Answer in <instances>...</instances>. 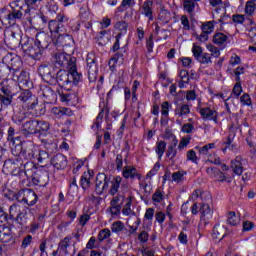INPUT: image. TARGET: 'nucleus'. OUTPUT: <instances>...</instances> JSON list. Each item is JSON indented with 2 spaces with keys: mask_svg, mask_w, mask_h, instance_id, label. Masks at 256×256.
Listing matches in <instances>:
<instances>
[{
  "mask_svg": "<svg viewBox=\"0 0 256 256\" xmlns=\"http://www.w3.org/2000/svg\"><path fill=\"white\" fill-rule=\"evenodd\" d=\"M240 222H241V219H239V217L235 212L233 211L228 212L227 223L229 225H232V226L239 225Z\"/></svg>",
  "mask_w": 256,
  "mask_h": 256,
  "instance_id": "obj_39",
  "label": "nucleus"
},
{
  "mask_svg": "<svg viewBox=\"0 0 256 256\" xmlns=\"http://www.w3.org/2000/svg\"><path fill=\"white\" fill-rule=\"evenodd\" d=\"M14 198L16 201H18V203H24V205H27L28 207H33V205H36L39 199L37 193H35L33 189L29 188L21 189L14 194Z\"/></svg>",
  "mask_w": 256,
  "mask_h": 256,
  "instance_id": "obj_8",
  "label": "nucleus"
},
{
  "mask_svg": "<svg viewBox=\"0 0 256 256\" xmlns=\"http://www.w3.org/2000/svg\"><path fill=\"white\" fill-rule=\"evenodd\" d=\"M109 117V107L104 106L101 111L99 112L98 116L96 117V121H100V123H103V117Z\"/></svg>",
  "mask_w": 256,
  "mask_h": 256,
  "instance_id": "obj_50",
  "label": "nucleus"
},
{
  "mask_svg": "<svg viewBox=\"0 0 256 256\" xmlns=\"http://www.w3.org/2000/svg\"><path fill=\"white\" fill-rule=\"evenodd\" d=\"M227 235V228L224 225L216 224L213 229V239H218V241H222Z\"/></svg>",
  "mask_w": 256,
  "mask_h": 256,
  "instance_id": "obj_26",
  "label": "nucleus"
},
{
  "mask_svg": "<svg viewBox=\"0 0 256 256\" xmlns=\"http://www.w3.org/2000/svg\"><path fill=\"white\" fill-rule=\"evenodd\" d=\"M232 21L234 23H244L245 22V16L241 14H236L232 16Z\"/></svg>",
  "mask_w": 256,
  "mask_h": 256,
  "instance_id": "obj_64",
  "label": "nucleus"
},
{
  "mask_svg": "<svg viewBox=\"0 0 256 256\" xmlns=\"http://www.w3.org/2000/svg\"><path fill=\"white\" fill-rule=\"evenodd\" d=\"M9 214L10 219L15 221L21 227H27L33 219V214L29 212V208L17 203H14L9 207Z\"/></svg>",
  "mask_w": 256,
  "mask_h": 256,
  "instance_id": "obj_4",
  "label": "nucleus"
},
{
  "mask_svg": "<svg viewBox=\"0 0 256 256\" xmlns=\"http://www.w3.org/2000/svg\"><path fill=\"white\" fill-rule=\"evenodd\" d=\"M164 198L165 196L163 195V192H161L160 189H157L155 193L152 195V201H154V203H161V201Z\"/></svg>",
  "mask_w": 256,
  "mask_h": 256,
  "instance_id": "obj_51",
  "label": "nucleus"
},
{
  "mask_svg": "<svg viewBox=\"0 0 256 256\" xmlns=\"http://www.w3.org/2000/svg\"><path fill=\"white\" fill-rule=\"evenodd\" d=\"M2 62L10 67L12 73H16V71L21 70V68L23 67V61L21 60V58L12 53H7L3 57Z\"/></svg>",
  "mask_w": 256,
  "mask_h": 256,
  "instance_id": "obj_13",
  "label": "nucleus"
},
{
  "mask_svg": "<svg viewBox=\"0 0 256 256\" xmlns=\"http://www.w3.org/2000/svg\"><path fill=\"white\" fill-rule=\"evenodd\" d=\"M91 219V216L89 214H83L79 218V223L82 225V227H85L87 225V222Z\"/></svg>",
  "mask_w": 256,
  "mask_h": 256,
  "instance_id": "obj_62",
  "label": "nucleus"
},
{
  "mask_svg": "<svg viewBox=\"0 0 256 256\" xmlns=\"http://www.w3.org/2000/svg\"><path fill=\"white\" fill-rule=\"evenodd\" d=\"M22 51H24L25 55H28V57L35 59V61H39L43 55L41 47H39L33 39H27L22 44Z\"/></svg>",
  "mask_w": 256,
  "mask_h": 256,
  "instance_id": "obj_10",
  "label": "nucleus"
},
{
  "mask_svg": "<svg viewBox=\"0 0 256 256\" xmlns=\"http://www.w3.org/2000/svg\"><path fill=\"white\" fill-rule=\"evenodd\" d=\"M53 115H57L58 117H61L62 115H70L71 110L69 108H53L52 109Z\"/></svg>",
  "mask_w": 256,
  "mask_h": 256,
  "instance_id": "obj_43",
  "label": "nucleus"
},
{
  "mask_svg": "<svg viewBox=\"0 0 256 256\" xmlns=\"http://www.w3.org/2000/svg\"><path fill=\"white\" fill-rule=\"evenodd\" d=\"M26 117L27 115H25V112H14L12 120L14 121V123H23Z\"/></svg>",
  "mask_w": 256,
  "mask_h": 256,
  "instance_id": "obj_45",
  "label": "nucleus"
},
{
  "mask_svg": "<svg viewBox=\"0 0 256 256\" xmlns=\"http://www.w3.org/2000/svg\"><path fill=\"white\" fill-rule=\"evenodd\" d=\"M43 0H14L10 3V8L0 10V19L5 25H15L17 20L23 18V5H27L26 15H31L32 9L41 5Z\"/></svg>",
  "mask_w": 256,
  "mask_h": 256,
  "instance_id": "obj_1",
  "label": "nucleus"
},
{
  "mask_svg": "<svg viewBox=\"0 0 256 256\" xmlns=\"http://www.w3.org/2000/svg\"><path fill=\"white\" fill-rule=\"evenodd\" d=\"M33 242V236L31 235H27L23 240H22V249H27V247H29V245H31V243Z\"/></svg>",
  "mask_w": 256,
  "mask_h": 256,
  "instance_id": "obj_57",
  "label": "nucleus"
},
{
  "mask_svg": "<svg viewBox=\"0 0 256 256\" xmlns=\"http://www.w3.org/2000/svg\"><path fill=\"white\" fill-rule=\"evenodd\" d=\"M111 237V230L109 228L102 229L98 234V241H104V239H109Z\"/></svg>",
  "mask_w": 256,
  "mask_h": 256,
  "instance_id": "obj_49",
  "label": "nucleus"
},
{
  "mask_svg": "<svg viewBox=\"0 0 256 256\" xmlns=\"http://www.w3.org/2000/svg\"><path fill=\"white\" fill-rule=\"evenodd\" d=\"M243 157L236 156L234 160H231V169L234 175H243Z\"/></svg>",
  "mask_w": 256,
  "mask_h": 256,
  "instance_id": "obj_25",
  "label": "nucleus"
},
{
  "mask_svg": "<svg viewBox=\"0 0 256 256\" xmlns=\"http://www.w3.org/2000/svg\"><path fill=\"white\" fill-rule=\"evenodd\" d=\"M36 161L38 163H41V165H47L51 159L49 158V153L45 150H38V153L36 154Z\"/></svg>",
  "mask_w": 256,
  "mask_h": 256,
  "instance_id": "obj_35",
  "label": "nucleus"
},
{
  "mask_svg": "<svg viewBox=\"0 0 256 256\" xmlns=\"http://www.w3.org/2000/svg\"><path fill=\"white\" fill-rule=\"evenodd\" d=\"M88 79L90 83L97 81V62L95 61V54H88L86 58Z\"/></svg>",
  "mask_w": 256,
  "mask_h": 256,
  "instance_id": "obj_15",
  "label": "nucleus"
},
{
  "mask_svg": "<svg viewBox=\"0 0 256 256\" xmlns=\"http://www.w3.org/2000/svg\"><path fill=\"white\" fill-rule=\"evenodd\" d=\"M53 44L56 47H62L66 53H73V47H75V40L73 36L64 33H54Z\"/></svg>",
  "mask_w": 256,
  "mask_h": 256,
  "instance_id": "obj_7",
  "label": "nucleus"
},
{
  "mask_svg": "<svg viewBox=\"0 0 256 256\" xmlns=\"http://www.w3.org/2000/svg\"><path fill=\"white\" fill-rule=\"evenodd\" d=\"M0 99L2 100L3 105L6 107L13 103V92L9 86H2L0 89Z\"/></svg>",
  "mask_w": 256,
  "mask_h": 256,
  "instance_id": "obj_20",
  "label": "nucleus"
},
{
  "mask_svg": "<svg viewBox=\"0 0 256 256\" xmlns=\"http://www.w3.org/2000/svg\"><path fill=\"white\" fill-rule=\"evenodd\" d=\"M193 56L199 61V63H211V54L203 53V48H201V46L193 45Z\"/></svg>",
  "mask_w": 256,
  "mask_h": 256,
  "instance_id": "obj_17",
  "label": "nucleus"
},
{
  "mask_svg": "<svg viewBox=\"0 0 256 256\" xmlns=\"http://www.w3.org/2000/svg\"><path fill=\"white\" fill-rule=\"evenodd\" d=\"M217 22L215 21H208L202 24V33H206V34H210L213 33V31H215V24Z\"/></svg>",
  "mask_w": 256,
  "mask_h": 256,
  "instance_id": "obj_38",
  "label": "nucleus"
},
{
  "mask_svg": "<svg viewBox=\"0 0 256 256\" xmlns=\"http://www.w3.org/2000/svg\"><path fill=\"white\" fill-rule=\"evenodd\" d=\"M193 195L194 201H196L193 205V214L195 215L197 213V209H199L198 205H201L200 219L201 221H204V223H207V221L213 218V210H211V206H209V204H205V201H209L211 199V193L203 189H196Z\"/></svg>",
  "mask_w": 256,
  "mask_h": 256,
  "instance_id": "obj_2",
  "label": "nucleus"
},
{
  "mask_svg": "<svg viewBox=\"0 0 256 256\" xmlns=\"http://www.w3.org/2000/svg\"><path fill=\"white\" fill-rule=\"evenodd\" d=\"M189 113H191L189 105H182L180 109L177 108L175 110V115H179V117H182V115H189Z\"/></svg>",
  "mask_w": 256,
  "mask_h": 256,
  "instance_id": "obj_46",
  "label": "nucleus"
},
{
  "mask_svg": "<svg viewBox=\"0 0 256 256\" xmlns=\"http://www.w3.org/2000/svg\"><path fill=\"white\" fill-rule=\"evenodd\" d=\"M68 21L69 18H67L65 14H57L55 20H50L48 22V28L51 35H53V33H65V27Z\"/></svg>",
  "mask_w": 256,
  "mask_h": 256,
  "instance_id": "obj_11",
  "label": "nucleus"
},
{
  "mask_svg": "<svg viewBox=\"0 0 256 256\" xmlns=\"http://www.w3.org/2000/svg\"><path fill=\"white\" fill-rule=\"evenodd\" d=\"M121 181L122 178L120 176H117L115 178H113V180L110 182V190L109 193L112 196L117 195V193H119V187H121Z\"/></svg>",
  "mask_w": 256,
  "mask_h": 256,
  "instance_id": "obj_32",
  "label": "nucleus"
},
{
  "mask_svg": "<svg viewBox=\"0 0 256 256\" xmlns=\"http://www.w3.org/2000/svg\"><path fill=\"white\" fill-rule=\"evenodd\" d=\"M189 143H191V136L188 137H183L180 140V143L178 145V149L181 151L182 149H185V147H187V145H189Z\"/></svg>",
  "mask_w": 256,
  "mask_h": 256,
  "instance_id": "obj_55",
  "label": "nucleus"
},
{
  "mask_svg": "<svg viewBox=\"0 0 256 256\" xmlns=\"http://www.w3.org/2000/svg\"><path fill=\"white\" fill-rule=\"evenodd\" d=\"M8 141H10L11 143H15V128L10 126L8 129Z\"/></svg>",
  "mask_w": 256,
  "mask_h": 256,
  "instance_id": "obj_60",
  "label": "nucleus"
},
{
  "mask_svg": "<svg viewBox=\"0 0 256 256\" xmlns=\"http://www.w3.org/2000/svg\"><path fill=\"white\" fill-rule=\"evenodd\" d=\"M165 149H167V143L165 141H160L157 143L156 153H157L159 159H161V157H163V153H165Z\"/></svg>",
  "mask_w": 256,
  "mask_h": 256,
  "instance_id": "obj_42",
  "label": "nucleus"
},
{
  "mask_svg": "<svg viewBox=\"0 0 256 256\" xmlns=\"http://www.w3.org/2000/svg\"><path fill=\"white\" fill-rule=\"evenodd\" d=\"M40 168H37V166L35 165V163L28 161L24 164V173L26 175V177L32 178L33 177V173H35V171H39Z\"/></svg>",
  "mask_w": 256,
  "mask_h": 256,
  "instance_id": "obj_34",
  "label": "nucleus"
},
{
  "mask_svg": "<svg viewBox=\"0 0 256 256\" xmlns=\"http://www.w3.org/2000/svg\"><path fill=\"white\" fill-rule=\"evenodd\" d=\"M38 73L40 77H43L44 79H46V81L51 85L55 83V76L51 74V67L49 66V64H41L38 67Z\"/></svg>",
  "mask_w": 256,
  "mask_h": 256,
  "instance_id": "obj_19",
  "label": "nucleus"
},
{
  "mask_svg": "<svg viewBox=\"0 0 256 256\" xmlns=\"http://www.w3.org/2000/svg\"><path fill=\"white\" fill-rule=\"evenodd\" d=\"M184 176H185V172H183V171L174 172L172 174V180L175 183H181V181H183Z\"/></svg>",
  "mask_w": 256,
  "mask_h": 256,
  "instance_id": "obj_52",
  "label": "nucleus"
},
{
  "mask_svg": "<svg viewBox=\"0 0 256 256\" xmlns=\"http://www.w3.org/2000/svg\"><path fill=\"white\" fill-rule=\"evenodd\" d=\"M115 163H116V169L118 171H121V169H123V155L121 154L116 155Z\"/></svg>",
  "mask_w": 256,
  "mask_h": 256,
  "instance_id": "obj_58",
  "label": "nucleus"
},
{
  "mask_svg": "<svg viewBox=\"0 0 256 256\" xmlns=\"http://www.w3.org/2000/svg\"><path fill=\"white\" fill-rule=\"evenodd\" d=\"M49 122L43 120H29L22 124L21 133L24 137H31V135H43L49 131Z\"/></svg>",
  "mask_w": 256,
  "mask_h": 256,
  "instance_id": "obj_5",
  "label": "nucleus"
},
{
  "mask_svg": "<svg viewBox=\"0 0 256 256\" xmlns=\"http://www.w3.org/2000/svg\"><path fill=\"white\" fill-rule=\"evenodd\" d=\"M207 161L208 163H212V165H221V158L217 154H210Z\"/></svg>",
  "mask_w": 256,
  "mask_h": 256,
  "instance_id": "obj_53",
  "label": "nucleus"
},
{
  "mask_svg": "<svg viewBox=\"0 0 256 256\" xmlns=\"http://www.w3.org/2000/svg\"><path fill=\"white\" fill-rule=\"evenodd\" d=\"M175 144L174 145H169L168 149L166 151V157L173 163L175 164V157H177V149H175Z\"/></svg>",
  "mask_w": 256,
  "mask_h": 256,
  "instance_id": "obj_37",
  "label": "nucleus"
},
{
  "mask_svg": "<svg viewBox=\"0 0 256 256\" xmlns=\"http://www.w3.org/2000/svg\"><path fill=\"white\" fill-rule=\"evenodd\" d=\"M256 4L253 1H247L245 6V13L247 15H253L255 13Z\"/></svg>",
  "mask_w": 256,
  "mask_h": 256,
  "instance_id": "obj_48",
  "label": "nucleus"
},
{
  "mask_svg": "<svg viewBox=\"0 0 256 256\" xmlns=\"http://www.w3.org/2000/svg\"><path fill=\"white\" fill-rule=\"evenodd\" d=\"M32 183L38 187H47L49 185V172L47 170L40 168L33 173Z\"/></svg>",
  "mask_w": 256,
  "mask_h": 256,
  "instance_id": "obj_14",
  "label": "nucleus"
},
{
  "mask_svg": "<svg viewBox=\"0 0 256 256\" xmlns=\"http://www.w3.org/2000/svg\"><path fill=\"white\" fill-rule=\"evenodd\" d=\"M123 227H125V226L123 225V222H121V221H116V222H114V223L112 224L111 229H112L113 233H119V232L123 231Z\"/></svg>",
  "mask_w": 256,
  "mask_h": 256,
  "instance_id": "obj_54",
  "label": "nucleus"
},
{
  "mask_svg": "<svg viewBox=\"0 0 256 256\" xmlns=\"http://www.w3.org/2000/svg\"><path fill=\"white\" fill-rule=\"evenodd\" d=\"M52 63L58 69H69L71 66L77 67V59L63 52H57L52 56Z\"/></svg>",
  "mask_w": 256,
  "mask_h": 256,
  "instance_id": "obj_6",
  "label": "nucleus"
},
{
  "mask_svg": "<svg viewBox=\"0 0 256 256\" xmlns=\"http://www.w3.org/2000/svg\"><path fill=\"white\" fill-rule=\"evenodd\" d=\"M153 0H146L142 6V15L148 17L149 21H153Z\"/></svg>",
  "mask_w": 256,
  "mask_h": 256,
  "instance_id": "obj_29",
  "label": "nucleus"
},
{
  "mask_svg": "<svg viewBox=\"0 0 256 256\" xmlns=\"http://www.w3.org/2000/svg\"><path fill=\"white\" fill-rule=\"evenodd\" d=\"M18 101L23 103L26 109L28 110L36 109L37 105L39 104V100L37 99V97L33 96L31 91H29V89L23 90L19 94Z\"/></svg>",
  "mask_w": 256,
  "mask_h": 256,
  "instance_id": "obj_12",
  "label": "nucleus"
},
{
  "mask_svg": "<svg viewBox=\"0 0 256 256\" xmlns=\"http://www.w3.org/2000/svg\"><path fill=\"white\" fill-rule=\"evenodd\" d=\"M209 149H215V143H209L202 148H200L199 152L202 153V155H207Z\"/></svg>",
  "mask_w": 256,
  "mask_h": 256,
  "instance_id": "obj_59",
  "label": "nucleus"
},
{
  "mask_svg": "<svg viewBox=\"0 0 256 256\" xmlns=\"http://www.w3.org/2000/svg\"><path fill=\"white\" fill-rule=\"evenodd\" d=\"M8 41L11 45H17L19 43V34L14 31L8 32Z\"/></svg>",
  "mask_w": 256,
  "mask_h": 256,
  "instance_id": "obj_47",
  "label": "nucleus"
},
{
  "mask_svg": "<svg viewBox=\"0 0 256 256\" xmlns=\"http://www.w3.org/2000/svg\"><path fill=\"white\" fill-rule=\"evenodd\" d=\"M123 177H125V179H135V177L136 179H141V174L137 173V169L135 168L125 167Z\"/></svg>",
  "mask_w": 256,
  "mask_h": 256,
  "instance_id": "obj_36",
  "label": "nucleus"
},
{
  "mask_svg": "<svg viewBox=\"0 0 256 256\" xmlns=\"http://www.w3.org/2000/svg\"><path fill=\"white\" fill-rule=\"evenodd\" d=\"M206 173L212 178L215 179V181H227V176H225V173L221 172V170L213 167H208L206 169Z\"/></svg>",
  "mask_w": 256,
  "mask_h": 256,
  "instance_id": "obj_23",
  "label": "nucleus"
},
{
  "mask_svg": "<svg viewBox=\"0 0 256 256\" xmlns=\"http://www.w3.org/2000/svg\"><path fill=\"white\" fill-rule=\"evenodd\" d=\"M36 45L40 47L41 51L43 49H47L51 43H53V38L51 35L45 33V32H39L36 34Z\"/></svg>",
  "mask_w": 256,
  "mask_h": 256,
  "instance_id": "obj_16",
  "label": "nucleus"
},
{
  "mask_svg": "<svg viewBox=\"0 0 256 256\" xmlns=\"http://www.w3.org/2000/svg\"><path fill=\"white\" fill-rule=\"evenodd\" d=\"M51 165H53L54 169L61 171L67 167V157L63 154H56L51 159Z\"/></svg>",
  "mask_w": 256,
  "mask_h": 256,
  "instance_id": "obj_22",
  "label": "nucleus"
},
{
  "mask_svg": "<svg viewBox=\"0 0 256 256\" xmlns=\"http://www.w3.org/2000/svg\"><path fill=\"white\" fill-rule=\"evenodd\" d=\"M12 71L7 64L3 63L0 65V79H7Z\"/></svg>",
  "mask_w": 256,
  "mask_h": 256,
  "instance_id": "obj_40",
  "label": "nucleus"
},
{
  "mask_svg": "<svg viewBox=\"0 0 256 256\" xmlns=\"http://www.w3.org/2000/svg\"><path fill=\"white\" fill-rule=\"evenodd\" d=\"M105 189H109V182L107 181V175L105 173H99L96 176L95 191L97 195H101Z\"/></svg>",
  "mask_w": 256,
  "mask_h": 256,
  "instance_id": "obj_18",
  "label": "nucleus"
},
{
  "mask_svg": "<svg viewBox=\"0 0 256 256\" xmlns=\"http://www.w3.org/2000/svg\"><path fill=\"white\" fill-rule=\"evenodd\" d=\"M110 212L112 215H119L121 213V204L111 205Z\"/></svg>",
  "mask_w": 256,
  "mask_h": 256,
  "instance_id": "obj_63",
  "label": "nucleus"
},
{
  "mask_svg": "<svg viewBox=\"0 0 256 256\" xmlns=\"http://www.w3.org/2000/svg\"><path fill=\"white\" fill-rule=\"evenodd\" d=\"M82 74L77 71V66H71L68 71L60 70L56 74L55 82L59 87L70 91L73 85H78L81 81Z\"/></svg>",
  "mask_w": 256,
  "mask_h": 256,
  "instance_id": "obj_3",
  "label": "nucleus"
},
{
  "mask_svg": "<svg viewBox=\"0 0 256 256\" xmlns=\"http://www.w3.org/2000/svg\"><path fill=\"white\" fill-rule=\"evenodd\" d=\"M71 237L66 236L64 239H62L58 244V251L60 253H63V255H69V247H71Z\"/></svg>",
  "mask_w": 256,
  "mask_h": 256,
  "instance_id": "obj_30",
  "label": "nucleus"
},
{
  "mask_svg": "<svg viewBox=\"0 0 256 256\" xmlns=\"http://www.w3.org/2000/svg\"><path fill=\"white\" fill-rule=\"evenodd\" d=\"M115 29H117V31H120V33H127V28L129 27V24L125 21H119L116 22L115 24Z\"/></svg>",
  "mask_w": 256,
  "mask_h": 256,
  "instance_id": "obj_44",
  "label": "nucleus"
},
{
  "mask_svg": "<svg viewBox=\"0 0 256 256\" xmlns=\"http://www.w3.org/2000/svg\"><path fill=\"white\" fill-rule=\"evenodd\" d=\"M180 21L184 29H186L187 31L191 29V26L189 25V18H187V16L185 15L181 16Z\"/></svg>",
  "mask_w": 256,
  "mask_h": 256,
  "instance_id": "obj_61",
  "label": "nucleus"
},
{
  "mask_svg": "<svg viewBox=\"0 0 256 256\" xmlns=\"http://www.w3.org/2000/svg\"><path fill=\"white\" fill-rule=\"evenodd\" d=\"M38 151L39 150L35 149V147L30 146L23 150L22 152H20V155H22V157H25V159H27L28 161H31L33 159H37Z\"/></svg>",
  "mask_w": 256,
  "mask_h": 256,
  "instance_id": "obj_31",
  "label": "nucleus"
},
{
  "mask_svg": "<svg viewBox=\"0 0 256 256\" xmlns=\"http://www.w3.org/2000/svg\"><path fill=\"white\" fill-rule=\"evenodd\" d=\"M198 111L203 119L217 123V111L210 108H200Z\"/></svg>",
  "mask_w": 256,
  "mask_h": 256,
  "instance_id": "obj_24",
  "label": "nucleus"
},
{
  "mask_svg": "<svg viewBox=\"0 0 256 256\" xmlns=\"http://www.w3.org/2000/svg\"><path fill=\"white\" fill-rule=\"evenodd\" d=\"M23 167V160L21 157H16L4 161L2 172L5 175H19L21 168Z\"/></svg>",
  "mask_w": 256,
  "mask_h": 256,
  "instance_id": "obj_9",
  "label": "nucleus"
},
{
  "mask_svg": "<svg viewBox=\"0 0 256 256\" xmlns=\"http://www.w3.org/2000/svg\"><path fill=\"white\" fill-rule=\"evenodd\" d=\"M0 241L1 243H11V241H15L11 229L0 227Z\"/></svg>",
  "mask_w": 256,
  "mask_h": 256,
  "instance_id": "obj_27",
  "label": "nucleus"
},
{
  "mask_svg": "<svg viewBox=\"0 0 256 256\" xmlns=\"http://www.w3.org/2000/svg\"><path fill=\"white\" fill-rule=\"evenodd\" d=\"M228 39L229 36H227V34H224L223 32H217L214 34L212 41L215 45L221 47V45H225V43H227Z\"/></svg>",
  "mask_w": 256,
  "mask_h": 256,
  "instance_id": "obj_33",
  "label": "nucleus"
},
{
  "mask_svg": "<svg viewBox=\"0 0 256 256\" xmlns=\"http://www.w3.org/2000/svg\"><path fill=\"white\" fill-rule=\"evenodd\" d=\"M12 79L13 81H16V83H21L22 85L29 87V73L25 70L12 72Z\"/></svg>",
  "mask_w": 256,
  "mask_h": 256,
  "instance_id": "obj_21",
  "label": "nucleus"
},
{
  "mask_svg": "<svg viewBox=\"0 0 256 256\" xmlns=\"http://www.w3.org/2000/svg\"><path fill=\"white\" fill-rule=\"evenodd\" d=\"M228 149L233 153H237L239 151V146L237 144H233V138H231V135H229L226 141L222 143V152L226 153Z\"/></svg>",
  "mask_w": 256,
  "mask_h": 256,
  "instance_id": "obj_28",
  "label": "nucleus"
},
{
  "mask_svg": "<svg viewBox=\"0 0 256 256\" xmlns=\"http://www.w3.org/2000/svg\"><path fill=\"white\" fill-rule=\"evenodd\" d=\"M179 77L181 79L179 87L183 89V87H185V83H189V72L187 70H181Z\"/></svg>",
  "mask_w": 256,
  "mask_h": 256,
  "instance_id": "obj_41",
  "label": "nucleus"
},
{
  "mask_svg": "<svg viewBox=\"0 0 256 256\" xmlns=\"http://www.w3.org/2000/svg\"><path fill=\"white\" fill-rule=\"evenodd\" d=\"M183 7L188 13H193V0H183Z\"/></svg>",
  "mask_w": 256,
  "mask_h": 256,
  "instance_id": "obj_56",
  "label": "nucleus"
}]
</instances>
